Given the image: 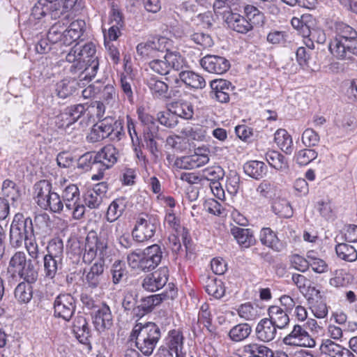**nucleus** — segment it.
<instances>
[{"label": "nucleus", "mask_w": 357, "mask_h": 357, "mask_svg": "<svg viewBox=\"0 0 357 357\" xmlns=\"http://www.w3.org/2000/svg\"><path fill=\"white\" fill-rule=\"evenodd\" d=\"M77 0H41L45 10L52 19L60 17L65 13L73 9Z\"/></svg>", "instance_id": "obj_13"}, {"label": "nucleus", "mask_w": 357, "mask_h": 357, "mask_svg": "<svg viewBox=\"0 0 357 357\" xmlns=\"http://www.w3.org/2000/svg\"><path fill=\"white\" fill-rule=\"evenodd\" d=\"M261 243L275 251L280 250L279 239L276 234L270 228H263L260 233Z\"/></svg>", "instance_id": "obj_39"}, {"label": "nucleus", "mask_w": 357, "mask_h": 357, "mask_svg": "<svg viewBox=\"0 0 357 357\" xmlns=\"http://www.w3.org/2000/svg\"><path fill=\"white\" fill-rule=\"evenodd\" d=\"M98 159L96 158V153H86L82 155L77 161V167L84 171H88L91 169L93 165H97Z\"/></svg>", "instance_id": "obj_57"}, {"label": "nucleus", "mask_w": 357, "mask_h": 357, "mask_svg": "<svg viewBox=\"0 0 357 357\" xmlns=\"http://www.w3.org/2000/svg\"><path fill=\"white\" fill-rule=\"evenodd\" d=\"M102 100L109 107H116L118 105V93L114 87L111 84L105 85L100 90Z\"/></svg>", "instance_id": "obj_46"}, {"label": "nucleus", "mask_w": 357, "mask_h": 357, "mask_svg": "<svg viewBox=\"0 0 357 357\" xmlns=\"http://www.w3.org/2000/svg\"><path fill=\"white\" fill-rule=\"evenodd\" d=\"M179 79L187 86L195 89H203L206 86L204 77L192 71L183 70L178 74Z\"/></svg>", "instance_id": "obj_29"}, {"label": "nucleus", "mask_w": 357, "mask_h": 357, "mask_svg": "<svg viewBox=\"0 0 357 357\" xmlns=\"http://www.w3.org/2000/svg\"><path fill=\"white\" fill-rule=\"evenodd\" d=\"M77 83L75 79H64L56 84V91L59 97L66 98L73 94Z\"/></svg>", "instance_id": "obj_47"}, {"label": "nucleus", "mask_w": 357, "mask_h": 357, "mask_svg": "<svg viewBox=\"0 0 357 357\" xmlns=\"http://www.w3.org/2000/svg\"><path fill=\"white\" fill-rule=\"evenodd\" d=\"M162 57L167 60L170 69L172 68L178 71L183 68L185 65V61L178 52H166Z\"/></svg>", "instance_id": "obj_52"}, {"label": "nucleus", "mask_w": 357, "mask_h": 357, "mask_svg": "<svg viewBox=\"0 0 357 357\" xmlns=\"http://www.w3.org/2000/svg\"><path fill=\"white\" fill-rule=\"evenodd\" d=\"M55 125L68 134L72 133L74 130H79L78 124L74 123L66 108L56 116Z\"/></svg>", "instance_id": "obj_30"}, {"label": "nucleus", "mask_w": 357, "mask_h": 357, "mask_svg": "<svg viewBox=\"0 0 357 357\" xmlns=\"http://www.w3.org/2000/svg\"><path fill=\"white\" fill-rule=\"evenodd\" d=\"M149 66L154 72L162 75H167L170 71V67L165 59L155 58L149 62Z\"/></svg>", "instance_id": "obj_64"}, {"label": "nucleus", "mask_w": 357, "mask_h": 357, "mask_svg": "<svg viewBox=\"0 0 357 357\" xmlns=\"http://www.w3.org/2000/svg\"><path fill=\"white\" fill-rule=\"evenodd\" d=\"M123 200L116 199L114 200L109 206L106 214V219L109 222L116 220L123 213L124 211Z\"/></svg>", "instance_id": "obj_48"}, {"label": "nucleus", "mask_w": 357, "mask_h": 357, "mask_svg": "<svg viewBox=\"0 0 357 357\" xmlns=\"http://www.w3.org/2000/svg\"><path fill=\"white\" fill-rule=\"evenodd\" d=\"M66 33V26L63 23L57 22L54 24L47 33V39L52 43L61 41L64 45V35Z\"/></svg>", "instance_id": "obj_49"}, {"label": "nucleus", "mask_w": 357, "mask_h": 357, "mask_svg": "<svg viewBox=\"0 0 357 357\" xmlns=\"http://www.w3.org/2000/svg\"><path fill=\"white\" fill-rule=\"evenodd\" d=\"M237 312L240 317L247 321L254 320L258 316L257 308H255L250 303H246L241 305Z\"/></svg>", "instance_id": "obj_60"}, {"label": "nucleus", "mask_w": 357, "mask_h": 357, "mask_svg": "<svg viewBox=\"0 0 357 357\" xmlns=\"http://www.w3.org/2000/svg\"><path fill=\"white\" fill-rule=\"evenodd\" d=\"M86 23L82 20H77L70 23L68 29H66L64 35V45H70L78 40L85 31Z\"/></svg>", "instance_id": "obj_26"}, {"label": "nucleus", "mask_w": 357, "mask_h": 357, "mask_svg": "<svg viewBox=\"0 0 357 357\" xmlns=\"http://www.w3.org/2000/svg\"><path fill=\"white\" fill-rule=\"evenodd\" d=\"M2 192L4 196L10 198L13 202L17 201L20 196V190L16 184L9 179L3 182Z\"/></svg>", "instance_id": "obj_56"}, {"label": "nucleus", "mask_w": 357, "mask_h": 357, "mask_svg": "<svg viewBox=\"0 0 357 357\" xmlns=\"http://www.w3.org/2000/svg\"><path fill=\"white\" fill-rule=\"evenodd\" d=\"M223 13L225 22L232 30L240 33H246L253 29L252 24L243 16L233 13L229 10H225Z\"/></svg>", "instance_id": "obj_17"}, {"label": "nucleus", "mask_w": 357, "mask_h": 357, "mask_svg": "<svg viewBox=\"0 0 357 357\" xmlns=\"http://www.w3.org/2000/svg\"><path fill=\"white\" fill-rule=\"evenodd\" d=\"M111 121H112V117H106L94 125L87 137L88 139L91 142H96L108 137L109 132H111L109 130Z\"/></svg>", "instance_id": "obj_23"}, {"label": "nucleus", "mask_w": 357, "mask_h": 357, "mask_svg": "<svg viewBox=\"0 0 357 357\" xmlns=\"http://www.w3.org/2000/svg\"><path fill=\"white\" fill-rule=\"evenodd\" d=\"M225 176L224 169L220 166H212L205 168L202 172L201 178L213 182H219Z\"/></svg>", "instance_id": "obj_51"}, {"label": "nucleus", "mask_w": 357, "mask_h": 357, "mask_svg": "<svg viewBox=\"0 0 357 357\" xmlns=\"http://www.w3.org/2000/svg\"><path fill=\"white\" fill-rule=\"evenodd\" d=\"M277 327L267 318L262 319L257 325L255 332L258 340L268 342L277 335Z\"/></svg>", "instance_id": "obj_20"}, {"label": "nucleus", "mask_w": 357, "mask_h": 357, "mask_svg": "<svg viewBox=\"0 0 357 357\" xmlns=\"http://www.w3.org/2000/svg\"><path fill=\"white\" fill-rule=\"evenodd\" d=\"M119 158V150L112 144H107L96 153L98 165L104 167L105 169L112 167Z\"/></svg>", "instance_id": "obj_18"}, {"label": "nucleus", "mask_w": 357, "mask_h": 357, "mask_svg": "<svg viewBox=\"0 0 357 357\" xmlns=\"http://www.w3.org/2000/svg\"><path fill=\"white\" fill-rule=\"evenodd\" d=\"M210 97L221 103L229 101L230 93L233 91L231 83L226 79H214L211 82Z\"/></svg>", "instance_id": "obj_16"}, {"label": "nucleus", "mask_w": 357, "mask_h": 357, "mask_svg": "<svg viewBox=\"0 0 357 357\" xmlns=\"http://www.w3.org/2000/svg\"><path fill=\"white\" fill-rule=\"evenodd\" d=\"M85 244L97 251L99 257L104 259V252L107 248V242L99 238L96 231H91L88 233L85 239Z\"/></svg>", "instance_id": "obj_35"}, {"label": "nucleus", "mask_w": 357, "mask_h": 357, "mask_svg": "<svg viewBox=\"0 0 357 357\" xmlns=\"http://www.w3.org/2000/svg\"><path fill=\"white\" fill-rule=\"evenodd\" d=\"M7 273L13 278L17 276L23 280L34 283L38 277V269L31 259L27 258L22 251L15 252L10 257Z\"/></svg>", "instance_id": "obj_4"}, {"label": "nucleus", "mask_w": 357, "mask_h": 357, "mask_svg": "<svg viewBox=\"0 0 357 357\" xmlns=\"http://www.w3.org/2000/svg\"><path fill=\"white\" fill-rule=\"evenodd\" d=\"M156 230L153 219L147 214H141L136 219V223L132 231V238L139 243L151 238Z\"/></svg>", "instance_id": "obj_10"}, {"label": "nucleus", "mask_w": 357, "mask_h": 357, "mask_svg": "<svg viewBox=\"0 0 357 357\" xmlns=\"http://www.w3.org/2000/svg\"><path fill=\"white\" fill-rule=\"evenodd\" d=\"M162 251L160 246L153 244L144 250H136L127 256L128 265L133 269L149 272L155 268L161 262Z\"/></svg>", "instance_id": "obj_3"}, {"label": "nucleus", "mask_w": 357, "mask_h": 357, "mask_svg": "<svg viewBox=\"0 0 357 357\" xmlns=\"http://www.w3.org/2000/svg\"><path fill=\"white\" fill-rule=\"evenodd\" d=\"M246 174L255 179L262 178L267 172L266 165L261 161L252 160L246 162L243 166Z\"/></svg>", "instance_id": "obj_32"}, {"label": "nucleus", "mask_w": 357, "mask_h": 357, "mask_svg": "<svg viewBox=\"0 0 357 357\" xmlns=\"http://www.w3.org/2000/svg\"><path fill=\"white\" fill-rule=\"evenodd\" d=\"M34 232L31 218H25L22 213L14 216L10 228V243L12 247L18 248L23 245L24 239Z\"/></svg>", "instance_id": "obj_5"}, {"label": "nucleus", "mask_w": 357, "mask_h": 357, "mask_svg": "<svg viewBox=\"0 0 357 357\" xmlns=\"http://www.w3.org/2000/svg\"><path fill=\"white\" fill-rule=\"evenodd\" d=\"M62 201L65 213H71L73 219L80 220L85 213V205L80 199V192L77 185L70 184L62 191Z\"/></svg>", "instance_id": "obj_7"}, {"label": "nucleus", "mask_w": 357, "mask_h": 357, "mask_svg": "<svg viewBox=\"0 0 357 357\" xmlns=\"http://www.w3.org/2000/svg\"><path fill=\"white\" fill-rule=\"evenodd\" d=\"M354 280V275L344 269L336 270L334 276L330 279V284L335 287H345Z\"/></svg>", "instance_id": "obj_42"}, {"label": "nucleus", "mask_w": 357, "mask_h": 357, "mask_svg": "<svg viewBox=\"0 0 357 357\" xmlns=\"http://www.w3.org/2000/svg\"><path fill=\"white\" fill-rule=\"evenodd\" d=\"M274 140L282 151L287 154H291L292 153V139L286 130H278L275 133Z\"/></svg>", "instance_id": "obj_33"}, {"label": "nucleus", "mask_w": 357, "mask_h": 357, "mask_svg": "<svg viewBox=\"0 0 357 357\" xmlns=\"http://www.w3.org/2000/svg\"><path fill=\"white\" fill-rule=\"evenodd\" d=\"M95 328L100 332L109 329L113 324L112 314L109 307L105 304L102 305L96 311L93 317Z\"/></svg>", "instance_id": "obj_19"}, {"label": "nucleus", "mask_w": 357, "mask_h": 357, "mask_svg": "<svg viewBox=\"0 0 357 357\" xmlns=\"http://www.w3.org/2000/svg\"><path fill=\"white\" fill-rule=\"evenodd\" d=\"M23 243L25 245L29 255L33 259H37L39 257L38 245L36 243L34 232L24 239Z\"/></svg>", "instance_id": "obj_63"}, {"label": "nucleus", "mask_w": 357, "mask_h": 357, "mask_svg": "<svg viewBox=\"0 0 357 357\" xmlns=\"http://www.w3.org/2000/svg\"><path fill=\"white\" fill-rule=\"evenodd\" d=\"M171 41L165 37H160L153 40L140 43L136 50L137 55L142 59L160 58L169 51Z\"/></svg>", "instance_id": "obj_8"}, {"label": "nucleus", "mask_w": 357, "mask_h": 357, "mask_svg": "<svg viewBox=\"0 0 357 357\" xmlns=\"http://www.w3.org/2000/svg\"><path fill=\"white\" fill-rule=\"evenodd\" d=\"M31 282L23 281L20 282L15 289L14 295L20 303H28L33 296V289Z\"/></svg>", "instance_id": "obj_34"}, {"label": "nucleus", "mask_w": 357, "mask_h": 357, "mask_svg": "<svg viewBox=\"0 0 357 357\" xmlns=\"http://www.w3.org/2000/svg\"><path fill=\"white\" fill-rule=\"evenodd\" d=\"M266 160L270 166L279 171H285L289 168L288 162L284 156L275 151H268L265 155Z\"/></svg>", "instance_id": "obj_36"}, {"label": "nucleus", "mask_w": 357, "mask_h": 357, "mask_svg": "<svg viewBox=\"0 0 357 357\" xmlns=\"http://www.w3.org/2000/svg\"><path fill=\"white\" fill-rule=\"evenodd\" d=\"M268 314L269 317L267 319L279 329L284 328L289 324L288 312L280 306H270L268 309Z\"/></svg>", "instance_id": "obj_25"}, {"label": "nucleus", "mask_w": 357, "mask_h": 357, "mask_svg": "<svg viewBox=\"0 0 357 357\" xmlns=\"http://www.w3.org/2000/svg\"><path fill=\"white\" fill-rule=\"evenodd\" d=\"M318 154L314 149H304L299 151L295 158L299 165H306L317 157Z\"/></svg>", "instance_id": "obj_59"}, {"label": "nucleus", "mask_w": 357, "mask_h": 357, "mask_svg": "<svg viewBox=\"0 0 357 357\" xmlns=\"http://www.w3.org/2000/svg\"><path fill=\"white\" fill-rule=\"evenodd\" d=\"M73 331L78 341L86 344L91 336V331L86 318L82 315L77 316L73 321Z\"/></svg>", "instance_id": "obj_24"}, {"label": "nucleus", "mask_w": 357, "mask_h": 357, "mask_svg": "<svg viewBox=\"0 0 357 357\" xmlns=\"http://www.w3.org/2000/svg\"><path fill=\"white\" fill-rule=\"evenodd\" d=\"M172 111L176 116L185 119H191L194 114L192 105L187 102H175L170 104Z\"/></svg>", "instance_id": "obj_40"}, {"label": "nucleus", "mask_w": 357, "mask_h": 357, "mask_svg": "<svg viewBox=\"0 0 357 357\" xmlns=\"http://www.w3.org/2000/svg\"><path fill=\"white\" fill-rule=\"evenodd\" d=\"M169 270L162 267L153 273L147 275L143 282L142 287L149 291H155L162 288L168 280Z\"/></svg>", "instance_id": "obj_15"}, {"label": "nucleus", "mask_w": 357, "mask_h": 357, "mask_svg": "<svg viewBox=\"0 0 357 357\" xmlns=\"http://www.w3.org/2000/svg\"><path fill=\"white\" fill-rule=\"evenodd\" d=\"M190 38L203 49L211 47L213 45V40L211 36L203 32L194 33L191 35Z\"/></svg>", "instance_id": "obj_62"}, {"label": "nucleus", "mask_w": 357, "mask_h": 357, "mask_svg": "<svg viewBox=\"0 0 357 357\" xmlns=\"http://www.w3.org/2000/svg\"><path fill=\"white\" fill-rule=\"evenodd\" d=\"M158 119L160 124L168 128H174L178 123L176 116L172 111L170 105L166 111L160 112L158 114Z\"/></svg>", "instance_id": "obj_54"}, {"label": "nucleus", "mask_w": 357, "mask_h": 357, "mask_svg": "<svg viewBox=\"0 0 357 357\" xmlns=\"http://www.w3.org/2000/svg\"><path fill=\"white\" fill-rule=\"evenodd\" d=\"M183 335L181 331L172 330L166 337L167 349L176 354V357H185V353L183 352Z\"/></svg>", "instance_id": "obj_21"}, {"label": "nucleus", "mask_w": 357, "mask_h": 357, "mask_svg": "<svg viewBox=\"0 0 357 357\" xmlns=\"http://www.w3.org/2000/svg\"><path fill=\"white\" fill-rule=\"evenodd\" d=\"M66 109L74 123L75 124H78V128H79V130H84L87 126V122L84 121V120H81L79 122H78L79 119H80L85 114L86 111L85 105H73L66 107Z\"/></svg>", "instance_id": "obj_37"}, {"label": "nucleus", "mask_w": 357, "mask_h": 357, "mask_svg": "<svg viewBox=\"0 0 357 357\" xmlns=\"http://www.w3.org/2000/svg\"><path fill=\"white\" fill-rule=\"evenodd\" d=\"M43 261L45 277L51 280L54 279L58 270L61 268L63 260L45 255Z\"/></svg>", "instance_id": "obj_43"}, {"label": "nucleus", "mask_w": 357, "mask_h": 357, "mask_svg": "<svg viewBox=\"0 0 357 357\" xmlns=\"http://www.w3.org/2000/svg\"><path fill=\"white\" fill-rule=\"evenodd\" d=\"M111 273L113 283L119 284L127 273L125 264L120 260L115 261L111 268Z\"/></svg>", "instance_id": "obj_58"}, {"label": "nucleus", "mask_w": 357, "mask_h": 357, "mask_svg": "<svg viewBox=\"0 0 357 357\" xmlns=\"http://www.w3.org/2000/svg\"><path fill=\"white\" fill-rule=\"evenodd\" d=\"M202 281L208 294L217 299L221 298L225 295V289L220 280H217L213 276H204Z\"/></svg>", "instance_id": "obj_27"}, {"label": "nucleus", "mask_w": 357, "mask_h": 357, "mask_svg": "<svg viewBox=\"0 0 357 357\" xmlns=\"http://www.w3.org/2000/svg\"><path fill=\"white\" fill-rule=\"evenodd\" d=\"M283 342L289 346H298L313 348L316 342L300 325H295L291 332L285 336Z\"/></svg>", "instance_id": "obj_11"}, {"label": "nucleus", "mask_w": 357, "mask_h": 357, "mask_svg": "<svg viewBox=\"0 0 357 357\" xmlns=\"http://www.w3.org/2000/svg\"><path fill=\"white\" fill-rule=\"evenodd\" d=\"M272 208L273 212L281 218H289L293 215V210L289 202L284 199L278 198L275 199Z\"/></svg>", "instance_id": "obj_45"}, {"label": "nucleus", "mask_w": 357, "mask_h": 357, "mask_svg": "<svg viewBox=\"0 0 357 357\" xmlns=\"http://www.w3.org/2000/svg\"><path fill=\"white\" fill-rule=\"evenodd\" d=\"M337 36L331 41L329 50L337 59L354 61L357 56V31L346 24H339Z\"/></svg>", "instance_id": "obj_1"}, {"label": "nucleus", "mask_w": 357, "mask_h": 357, "mask_svg": "<svg viewBox=\"0 0 357 357\" xmlns=\"http://www.w3.org/2000/svg\"><path fill=\"white\" fill-rule=\"evenodd\" d=\"M243 351L249 357H274L273 351L268 347L257 343H251L243 347Z\"/></svg>", "instance_id": "obj_38"}, {"label": "nucleus", "mask_w": 357, "mask_h": 357, "mask_svg": "<svg viewBox=\"0 0 357 357\" xmlns=\"http://www.w3.org/2000/svg\"><path fill=\"white\" fill-rule=\"evenodd\" d=\"M54 315L69 321L76 310V300L70 294H60L53 303Z\"/></svg>", "instance_id": "obj_9"}, {"label": "nucleus", "mask_w": 357, "mask_h": 357, "mask_svg": "<svg viewBox=\"0 0 357 357\" xmlns=\"http://www.w3.org/2000/svg\"><path fill=\"white\" fill-rule=\"evenodd\" d=\"M202 67L211 73L222 75L230 68L229 61L225 57L208 54L200 60Z\"/></svg>", "instance_id": "obj_14"}, {"label": "nucleus", "mask_w": 357, "mask_h": 357, "mask_svg": "<svg viewBox=\"0 0 357 357\" xmlns=\"http://www.w3.org/2000/svg\"><path fill=\"white\" fill-rule=\"evenodd\" d=\"M63 242L59 238H54L50 240L47 246L46 256L63 260Z\"/></svg>", "instance_id": "obj_50"}, {"label": "nucleus", "mask_w": 357, "mask_h": 357, "mask_svg": "<svg viewBox=\"0 0 357 357\" xmlns=\"http://www.w3.org/2000/svg\"><path fill=\"white\" fill-rule=\"evenodd\" d=\"M44 209L59 214L65 212L64 205L60 195L54 192Z\"/></svg>", "instance_id": "obj_61"}, {"label": "nucleus", "mask_w": 357, "mask_h": 357, "mask_svg": "<svg viewBox=\"0 0 357 357\" xmlns=\"http://www.w3.org/2000/svg\"><path fill=\"white\" fill-rule=\"evenodd\" d=\"M252 333V327L248 323H241L233 326L228 333L229 339L239 342L247 339Z\"/></svg>", "instance_id": "obj_31"}, {"label": "nucleus", "mask_w": 357, "mask_h": 357, "mask_svg": "<svg viewBox=\"0 0 357 357\" xmlns=\"http://www.w3.org/2000/svg\"><path fill=\"white\" fill-rule=\"evenodd\" d=\"M137 294L134 290L126 291L122 301V306L125 310H132L133 314L137 316V312L139 310L137 303Z\"/></svg>", "instance_id": "obj_55"}, {"label": "nucleus", "mask_w": 357, "mask_h": 357, "mask_svg": "<svg viewBox=\"0 0 357 357\" xmlns=\"http://www.w3.org/2000/svg\"><path fill=\"white\" fill-rule=\"evenodd\" d=\"M161 337L160 328L153 322L137 324L130 333V340H135L137 348L145 356H151Z\"/></svg>", "instance_id": "obj_2"}, {"label": "nucleus", "mask_w": 357, "mask_h": 357, "mask_svg": "<svg viewBox=\"0 0 357 357\" xmlns=\"http://www.w3.org/2000/svg\"><path fill=\"white\" fill-rule=\"evenodd\" d=\"M337 257L342 260L353 262L357 260V251L347 243H339L335 246Z\"/></svg>", "instance_id": "obj_41"}, {"label": "nucleus", "mask_w": 357, "mask_h": 357, "mask_svg": "<svg viewBox=\"0 0 357 357\" xmlns=\"http://www.w3.org/2000/svg\"><path fill=\"white\" fill-rule=\"evenodd\" d=\"M79 57L78 47L76 45L70 50L66 55V59L68 62L71 63L69 68L70 71L73 73H79V75L84 70V66L83 62Z\"/></svg>", "instance_id": "obj_44"}, {"label": "nucleus", "mask_w": 357, "mask_h": 357, "mask_svg": "<svg viewBox=\"0 0 357 357\" xmlns=\"http://www.w3.org/2000/svg\"><path fill=\"white\" fill-rule=\"evenodd\" d=\"M148 86L152 93L157 97L165 96L168 91V85L155 77H151L148 80Z\"/></svg>", "instance_id": "obj_53"}, {"label": "nucleus", "mask_w": 357, "mask_h": 357, "mask_svg": "<svg viewBox=\"0 0 357 357\" xmlns=\"http://www.w3.org/2000/svg\"><path fill=\"white\" fill-rule=\"evenodd\" d=\"M78 51L79 59L82 60L84 66L79 75V80L90 81L96 75L99 68L96 45L93 43H88L82 47H78Z\"/></svg>", "instance_id": "obj_6"}, {"label": "nucleus", "mask_w": 357, "mask_h": 357, "mask_svg": "<svg viewBox=\"0 0 357 357\" xmlns=\"http://www.w3.org/2000/svg\"><path fill=\"white\" fill-rule=\"evenodd\" d=\"M105 266V259L99 257L88 271L84 270V282L87 288L95 289L100 286L103 279Z\"/></svg>", "instance_id": "obj_12"}, {"label": "nucleus", "mask_w": 357, "mask_h": 357, "mask_svg": "<svg viewBox=\"0 0 357 357\" xmlns=\"http://www.w3.org/2000/svg\"><path fill=\"white\" fill-rule=\"evenodd\" d=\"M231 233L243 248H248L255 243L252 231L249 229L233 227Z\"/></svg>", "instance_id": "obj_28"}, {"label": "nucleus", "mask_w": 357, "mask_h": 357, "mask_svg": "<svg viewBox=\"0 0 357 357\" xmlns=\"http://www.w3.org/2000/svg\"><path fill=\"white\" fill-rule=\"evenodd\" d=\"M52 184L45 180L35 185L36 200L38 205L44 209L55 192L52 190Z\"/></svg>", "instance_id": "obj_22"}]
</instances>
